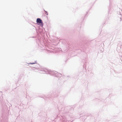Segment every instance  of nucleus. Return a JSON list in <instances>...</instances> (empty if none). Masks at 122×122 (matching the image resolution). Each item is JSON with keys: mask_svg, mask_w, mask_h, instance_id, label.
Wrapping results in <instances>:
<instances>
[{"mask_svg": "<svg viewBox=\"0 0 122 122\" xmlns=\"http://www.w3.org/2000/svg\"><path fill=\"white\" fill-rule=\"evenodd\" d=\"M36 22L37 23H42V20L40 18H37L36 20Z\"/></svg>", "mask_w": 122, "mask_h": 122, "instance_id": "nucleus-1", "label": "nucleus"}, {"mask_svg": "<svg viewBox=\"0 0 122 122\" xmlns=\"http://www.w3.org/2000/svg\"><path fill=\"white\" fill-rule=\"evenodd\" d=\"M45 11V12L46 14L47 15H48V12L47 11Z\"/></svg>", "mask_w": 122, "mask_h": 122, "instance_id": "nucleus-2", "label": "nucleus"}, {"mask_svg": "<svg viewBox=\"0 0 122 122\" xmlns=\"http://www.w3.org/2000/svg\"><path fill=\"white\" fill-rule=\"evenodd\" d=\"M34 63H31V64H34Z\"/></svg>", "mask_w": 122, "mask_h": 122, "instance_id": "nucleus-3", "label": "nucleus"}]
</instances>
